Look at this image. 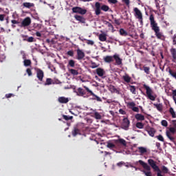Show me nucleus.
<instances>
[{"instance_id": "f257e3e1", "label": "nucleus", "mask_w": 176, "mask_h": 176, "mask_svg": "<svg viewBox=\"0 0 176 176\" xmlns=\"http://www.w3.org/2000/svg\"><path fill=\"white\" fill-rule=\"evenodd\" d=\"M149 20H150V24L151 29L153 31H154L155 34V36L157 38V39H164V36L160 32V28L157 26V23H156V21H155V16L153 14H151L149 16Z\"/></svg>"}, {"instance_id": "f03ea898", "label": "nucleus", "mask_w": 176, "mask_h": 176, "mask_svg": "<svg viewBox=\"0 0 176 176\" xmlns=\"http://www.w3.org/2000/svg\"><path fill=\"white\" fill-rule=\"evenodd\" d=\"M101 10H103V12H108L109 10V6L107 5L101 6V3L96 2L95 3V14L96 16H100L102 13Z\"/></svg>"}, {"instance_id": "7ed1b4c3", "label": "nucleus", "mask_w": 176, "mask_h": 176, "mask_svg": "<svg viewBox=\"0 0 176 176\" xmlns=\"http://www.w3.org/2000/svg\"><path fill=\"white\" fill-rule=\"evenodd\" d=\"M144 89L146 90V94L148 100L151 101H155L157 96L156 94H153V91L149 86L146 85V84L143 85Z\"/></svg>"}, {"instance_id": "20e7f679", "label": "nucleus", "mask_w": 176, "mask_h": 176, "mask_svg": "<svg viewBox=\"0 0 176 176\" xmlns=\"http://www.w3.org/2000/svg\"><path fill=\"white\" fill-rule=\"evenodd\" d=\"M138 163L143 167L144 170H142L143 174L146 176H152V172H151V166L148 165L146 162L144 161L140 160L138 161Z\"/></svg>"}, {"instance_id": "39448f33", "label": "nucleus", "mask_w": 176, "mask_h": 176, "mask_svg": "<svg viewBox=\"0 0 176 176\" xmlns=\"http://www.w3.org/2000/svg\"><path fill=\"white\" fill-rule=\"evenodd\" d=\"M172 126L169 128V131H166V137H168L171 141H174L175 138L171 136V134H175L176 133V120H172Z\"/></svg>"}, {"instance_id": "423d86ee", "label": "nucleus", "mask_w": 176, "mask_h": 176, "mask_svg": "<svg viewBox=\"0 0 176 176\" xmlns=\"http://www.w3.org/2000/svg\"><path fill=\"white\" fill-rule=\"evenodd\" d=\"M84 89H85L87 93H89V94L93 96L92 100H96V101H98V102H102V99H101L100 96L96 95L93 91L89 89V87L84 86Z\"/></svg>"}, {"instance_id": "0eeeda50", "label": "nucleus", "mask_w": 176, "mask_h": 176, "mask_svg": "<svg viewBox=\"0 0 176 176\" xmlns=\"http://www.w3.org/2000/svg\"><path fill=\"white\" fill-rule=\"evenodd\" d=\"M34 71L36 74V78L40 82H43V78L45 77V72H43V70L41 69L40 68L36 67L34 68Z\"/></svg>"}, {"instance_id": "6e6552de", "label": "nucleus", "mask_w": 176, "mask_h": 176, "mask_svg": "<svg viewBox=\"0 0 176 176\" xmlns=\"http://www.w3.org/2000/svg\"><path fill=\"white\" fill-rule=\"evenodd\" d=\"M121 129L123 130H129V127H130V120L127 118H124L120 126Z\"/></svg>"}, {"instance_id": "1a4fd4ad", "label": "nucleus", "mask_w": 176, "mask_h": 176, "mask_svg": "<svg viewBox=\"0 0 176 176\" xmlns=\"http://www.w3.org/2000/svg\"><path fill=\"white\" fill-rule=\"evenodd\" d=\"M133 12H134V16L136 19H139L144 17L142 15V12H141V10H140V9H138V8H134Z\"/></svg>"}, {"instance_id": "9d476101", "label": "nucleus", "mask_w": 176, "mask_h": 176, "mask_svg": "<svg viewBox=\"0 0 176 176\" xmlns=\"http://www.w3.org/2000/svg\"><path fill=\"white\" fill-rule=\"evenodd\" d=\"M76 52H77L76 59L78 60V61H80V60H83L85 56V52H83V51H82V50L79 48L77 49Z\"/></svg>"}, {"instance_id": "9b49d317", "label": "nucleus", "mask_w": 176, "mask_h": 176, "mask_svg": "<svg viewBox=\"0 0 176 176\" xmlns=\"http://www.w3.org/2000/svg\"><path fill=\"white\" fill-rule=\"evenodd\" d=\"M127 106L129 107L133 112H140V109L137 107H135V102H129L127 103Z\"/></svg>"}, {"instance_id": "f8f14e48", "label": "nucleus", "mask_w": 176, "mask_h": 176, "mask_svg": "<svg viewBox=\"0 0 176 176\" xmlns=\"http://www.w3.org/2000/svg\"><path fill=\"white\" fill-rule=\"evenodd\" d=\"M31 24V18L26 17L23 21L21 22V27H28Z\"/></svg>"}, {"instance_id": "ddd939ff", "label": "nucleus", "mask_w": 176, "mask_h": 176, "mask_svg": "<svg viewBox=\"0 0 176 176\" xmlns=\"http://www.w3.org/2000/svg\"><path fill=\"white\" fill-rule=\"evenodd\" d=\"M75 93H76L77 96H78L79 97H83V96H85L86 94V91H85V89H83L82 88L79 87L77 89Z\"/></svg>"}, {"instance_id": "4468645a", "label": "nucleus", "mask_w": 176, "mask_h": 176, "mask_svg": "<svg viewBox=\"0 0 176 176\" xmlns=\"http://www.w3.org/2000/svg\"><path fill=\"white\" fill-rule=\"evenodd\" d=\"M74 19L79 21V23H82V24H85L86 23V19L80 15H74Z\"/></svg>"}, {"instance_id": "2eb2a0df", "label": "nucleus", "mask_w": 176, "mask_h": 176, "mask_svg": "<svg viewBox=\"0 0 176 176\" xmlns=\"http://www.w3.org/2000/svg\"><path fill=\"white\" fill-rule=\"evenodd\" d=\"M96 72L98 75V76H100V78H102L104 76V74H105V70L101 67H98L96 69Z\"/></svg>"}, {"instance_id": "dca6fc26", "label": "nucleus", "mask_w": 176, "mask_h": 176, "mask_svg": "<svg viewBox=\"0 0 176 176\" xmlns=\"http://www.w3.org/2000/svg\"><path fill=\"white\" fill-rule=\"evenodd\" d=\"M113 57L116 60V65H122V61H123V60L119 57V55L114 54Z\"/></svg>"}, {"instance_id": "f3484780", "label": "nucleus", "mask_w": 176, "mask_h": 176, "mask_svg": "<svg viewBox=\"0 0 176 176\" xmlns=\"http://www.w3.org/2000/svg\"><path fill=\"white\" fill-rule=\"evenodd\" d=\"M58 101L60 104H67L69 102V99L64 96H60L58 98Z\"/></svg>"}, {"instance_id": "a211bd4d", "label": "nucleus", "mask_w": 176, "mask_h": 176, "mask_svg": "<svg viewBox=\"0 0 176 176\" xmlns=\"http://www.w3.org/2000/svg\"><path fill=\"white\" fill-rule=\"evenodd\" d=\"M146 131L150 137H155V133H156V130L154 128L148 127L146 129Z\"/></svg>"}, {"instance_id": "6ab92c4d", "label": "nucleus", "mask_w": 176, "mask_h": 176, "mask_svg": "<svg viewBox=\"0 0 176 176\" xmlns=\"http://www.w3.org/2000/svg\"><path fill=\"white\" fill-rule=\"evenodd\" d=\"M122 79L124 82H125V83H131V80H133V79L131 78V77H130V76H129V74L124 75L122 76Z\"/></svg>"}, {"instance_id": "aec40b11", "label": "nucleus", "mask_w": 176, "mask_h": 176, "mask_svg": "<svg viewBox=\"0 0 176 176\" xmlns=\"http://www.w3.org/2000/svg\"><path fill=\"white\" fill-rule=\"evenodd\" d=\"M135 118L138 122H142V120H145V116L141 113H137L135 115Z\"/></svg>"}, {"instance_id": "412c9836", "label": "nucleus", "mask_w": 176, "mask_h": 176, "mask_svg": "<svg viewBox=\"0 0 176 176\" xmlns=\"http://www.w3.org/2000/svg\"><path fill=\"white\" fill-rule=\"evenodd\" d=\"M104 63H113V56H106L104 58Z\"/></svg>"}, {"instance_id": "4be33fe9", "label": "nucleus", "mask_w": 176, "mask_h": 176, "mask_svg": "<svg viewBox=\"0 0 176 176\" xmlns=\"http://www.w3.org/2000/svg\"><path fill=\"white\" fill-rule=\"evenodd\" d=\"M110 91L111 93H116V94H120V91L116 89V87H115L113 85L110 86Z\"/></svg>"}, {"instance_id": "5701e85b", "label": "nucleus", "mask_w": 176, "mask_h": 176, "mask_svg": "<svg viewBox=\"0 0 176 176\" xmlns=\"http://www.w3.org/2000/svg\"><path fill=\"white\" fill-rule=\"evenodd\" d=\"M23 6H24V8H27L28 9H31V8H34V6H35V4H34V3L25 2L23 3Z\"/></svg>"}, {"instance_id": "b1692460", "label": "nucleus", "mask_w": 176, "mask_h": 176, "mask_svg": "<svg viewBox=\"0 0 176 176\" xmlns=\"http://www.w3.org/2000/svg\"><path fill=\"white\" fill-rule=\"evenodd\" d=\"M138 151L140 153V155H145V153L148 152V150H146V148L143 146L138 147Z\"/></svg>"}, {"instance_id": "393cba45", "label": "nucleus", "mask_w": 176, "mask_h": 176, "mask_svg": "<svg viewBox=\"0 0 176 176\" xmlns=\"http://www.w3.org/2000/svg\"><path fill=\"white\" fill-rule=\"evenodd\" d=\"M75 67V60H69L67 64V68H74Z\"/></svg>"}, {"instance_id": "a878e982", "label": "nucleus", "mask_w": 176, "mask_h": 176, "mask_svg": "<svg viewBox=\"0 0 176 176\" xmlns=\"http://www.w3.org/2000/svg\"><path fill=\"white\" fill-rule=\"evenodd\" d=\"M79 133H80V130H79V129L77 127H74V130L72 131L73 137H76V135L79 134Z\"/></svg>"}, {"instance_id": "bb28decb", "label": "nucleus", "mask_w": 176, "mask_h": 176, "mask_svg": "<svg viewBox=\"0 0 176 176\" xmlns=\"http://www.w3.org/2000/svg\"><path fill=\"white\" fill-rule=\"evenodd\" d=\"M170 53L173 58V61H176V50L175 48L170 49Z\"/></svg>"}, {"instance_id": "cd10ccee", "label": "nucleus", "mask_w": 176, "mask_h": 176, "mask_svg": "<svg viewBox=\"0 0 176 176\" xmlns=\"http://www.w3.org/2000/svg\"><path fill=\"white\" fill-rule=\"evenodd\" d=\"M99 40L100 41V42H105V41H107V34H100L99 35Z\"/></svg>"}, {"instance_id": "c85d7f7f", "label": "nucleus", "mask_w": 176, "mask_h": 176, "mask_svg": "<svg viewBox=\"0 0 176 176\" xmlns=\"http://www.w3.org/2000/svg\"><path fill=\"white\" fill-rule=\"evenodd\" d=\"M154 107H155V108H157V111H159V112H162L163 111V104H153Z\"/></svg>"}, {"instance_id": "c756f323", "label": "nucleus", "mask_w": 176, "mask_h": 176, "mask_svg": "<svg viewBox=\"0 0 176 176\" xmlns=\"http://www.w3.org/2000/svg\"><path fill=\"white\" fill-rule=\"evenodd\" d=\"M116 144H121V145H123L124 146H126V145H127L126 140H124V139H118L116 141Z\"/></svg>"}, {"instance_id": "7c9ffc66", "label": "nucleus", "mask_w": 176, "mask_h": 176, "mask_svg": "<svg viewBox=\"0 0 176 176\" xmlns=\"http://www.w3.org/2000/svg\"><path fill=\"white\" fill-rule=\"evenodd\" d=\"M94 118H95V119H96L97 120H101V119H102V116H101V114H100V113L97 111L94 113Z\"/></svg>"}, {"instance_id": "2f4dec72", "label": "nucleus", "mask_w": 176, "mask_h": 176, "mask_svg": "<svg viewBox=\"0 0 176 176\" xmlns=\"http://www.w3.org/2000/svg\"><path fill=\"white\" fill-rule=\"evenodd\" d=\"M31 64H32V62H31V60H30V59H25L23 60V65L25 67H30L31 65Z\"/></svg>"}, {"instance_id": "473e14b6", "label": "nucleus", "mask_w": 176, "mask_h": 176, "mask_svg": "<svg viewBox=\"0 0 176 176\" xmlns=\"http://www.w3.org/2000/svg\"><path fill=\"white\" fill-rule=\"evenodd\" d=\"M129 90L131 91V93H132V94H137V91L135 89V86L134 85H129Z\"/></svg>"}, {"instance_id": "72a5a7b5", "label": "nucleus", "mask_w": 176, "mask_h": 176, "mask_svg": "<svg viewBox=\"0 0 176 176\" xmlns=\"http://www.w3.org/2000/svg\"><path fill=\"white\" fill-rule=\"evenodd\" d=\"M120 35H121L122 36H127L129 34L127 33V32H126V30H124V29L121 28L120 29Z\"/></svg>"}, {"instance_id": "f704fd0d", "label": "nucleus", "mask_w": 176, "mask_h": 176, "mask_svg": "<svg viewBox=\"0 0 176 176\" xmlns=\"http://www.w3.org/2000/svg\"><path fill=\"white\" fill-rule=\"evenodd\" d=\"M169 113H170L172 118L173 119H175L176 118V113H175V111H174V109H173V107H170L169 109Z\"/></svg>"}, {"instance_id": "c9c22d12", "label": "nucleus", "mask_w": 176, "mask_h": 176, "mask_svg": "<svg viewBox=\"0 0 176 176\" xmlns=\"http://www.w3.org/2000/svg\"><path fill=\"white\" fill-rule=\"evenodd\" d=\"M69 72H70V74H72V75H79V72H78V70L75 69H69Z\"/></svg>"}, {"instance_id": "e433bc0d", "label": "nucleus", "mask_w": 176, "mask_h": 176, "mask_svg": "<svg viewBox=\"0 0 176 176\" xmlns=\"http://www.w3.org/2000/svg\"><path fill=\"white\" fill-rule=\"evenodd\" d=\"M105 24L106 25H107L109 28H111L112 30V32H115V28H113V25H112V23L108 21H106Z\"/></svg>"}, {"instance_id": "4c0bfd02", "label": "nucleus", "mask_w": 176, "mask_h": 176, "mask_svg": "<svg viewBox=\"0 0 176 176\" xmlns=\"http://www.w3.org/2000/svg\"><path fill=\"white\" fill-rule=\"evenodd\" d=\"M53 83V80L52 78H47L45 83V86H49Z\"/></svg>"}, {"instance_id": "58836bf2", "label": "nucleus", "mask_w": 176, "mask_h": 176, "mask_svg": "<svg viewBox=\"0 0 176 176\" xmlns=\"http://www.w3.org/2000/svg\"><path fill=\"white\" fill-rule=\"evenodd\" d=\"M86 13H87V10L80 8V10L78 11L79 14L83 15V14H86Z\"/></svg>"}, {"instance_id": "ea45409f", "label": "nucleus", "mask_w": 176, "mask_h": 176, "mask_svg": "<svg viewBox=\"0 0 176 176\" xmlns=\"http://www.w3.org/2000/svg\"><path fill=\"white\" fill-rule=\"evenodd\" d=\"M144 68V71L145 72V74H146L147 75H149V74L151 73V68L149 67H143Z\"/></svg>"}, {"instance_id": "a19ab883", "label": "nucleus", "mask_w": 176, "mask_h": 176, "mask_svg": "<svg viewBox=\"0 0 176 176\" xmlns=\"http://www.w3.org/2000/svg\"><path fill=\"white\" fill-rule=\"evenodd\" d=\"M168 72H169L170 75L173 76V78H175V79H176V72H175L173 71L171 69H169Z\"/></svg>"}, {"instance_id": "79ce46f5", "label": "nucleus", "mask_w": 176, "mask_h": 176, "mask_svg": "<svg viewBox=\"0 0 176 176\" xmlns=\"http://www.w3.org/2000/svg\"><path fill=\"white\" fill-rule=\"evenodd\" d=\"M63 118L65 120H72V119H74V117L73 116H68L63 115Z\"/></svg>"}, {"instance_id": "37998d69", "label": "nucleus", "mask_w": 176, "mask_h": 176, "mask_svg": "<svg viewBox=\"0 0 176 176\" xmlns=\"http://www.w3.org/2000/svg\"><path fill=\"white\" fill-rule=\"evenodd\" d=\"M80 10V7H74L72 9L73 13H79Z\"/></svg>"}, {"instance_id": "c03bdc74", "label": "nucleus", "mask_w": 176, "mask_h": 176, "mask_svg": "<svg viewBox=\"0 0 176 176\" xmlns=\"http://www.w3.org/2000/svg\"><path fill=\"white\" fill-rule=\"evenodd\" d=\"M111 17L113 20H114V23L116 25H119L120 24V19H116V18L113 17V15H111Z\"/></svg>"}, {"instance_id": "a18cd8bd", "label": "nucleus", "mask_w": 176, "mask_h": 176, "mask_svg": "<svg viewBox=\"0 0 176 176\" xmlns=\"http://www.w3.org/2000/svg\"><path fill=\"white\" fill-rule=\"evenodd\" d=\"M136 127L138 129H144V124L142 122H137Z\"/></svg>"}, {"instance_id": "49530a36", "label": "nucleus", "mask_w": 176, "mask_h": 176, "mask_svg": "<svg viewBox=\"0 0 176 176\" xmlns=\"http://www.w3.org/2000/svg\"><path fill=\"white\" fill-rule=\"evenodd\" d=\"M162 126H164V127H167L168 126V122H167V120H163L161 122Z\"/></svg>"}, {"instance_id": "de8ad7c7", "label": "nucleus", "mask_w": 176, "mask_h": 176, "mask_svg": "<svg viewBox=\"0 0 176 176\" xmlns=\"http://www.w3.org/2000/svg\"><path fill=\"white\" fill-rule=\"evenodd\" d=\"M162 170V173H164V174H167V173H168V168H167L166 166H163Z\"/></svg>"}, {"instance_id": "09e8293b", "label": "nucleus", "mask_w": 176, "mask_h": 176, "mask_svg": "<svg viewBox=\"0 0 176 176\" xmlns=\"http://www.w3.org/2000/svg\"><path fill=\"white\" fill-rule=\"evenodd\" d=\"M67 56H69L70 57H74V50H69L67 52Z\"/></svg>"}, {"instance_id": "8fccbe9b", "label": "nucleus", "mask_w": 176, "mask_h": 176, "mask_svg": "<svg viewBox=\"0 0 176 176\" xmlns=\"http://www.w3.org/2000/svg\"><path fill=\"white\" fill-rule=\"evenodd\" d=\"M26 72H27L28 76H32V71L31 70V69L28 68L26 69Z\"/></svg>"}, {"instance_id": "3c124183", "label": "nucleus", "mask_w": 176, "mask_h": 176, "mask_svg": "<svg viewBox=\"0 0 176 176\" xmlns=\"http://www.w3.org/2000/svg\"><path fill=\"white\" fill-rule=\"evenodd\" d=\"M109 3H111L112 5H116L118 3V0H107Z\"/></svg>"}, {"instance_id": "603ef678", "label": "nucleus", "mask_w": 176, "mask_h": 176, "mask_svg": "<svg viewBox=\"0 0 176 176\" xmlns=\"http://www.w3.org/2000/svg\"><path fill=\"white\" fill-rule=\"evenodd\" d=\"M107 148L112 149V148H115V144L113 143H108Z\"/></svg>"}, {"instance_id": "864d4df0", "label": "nucleus", "mask_w": 176, "mask_h": 176, "mask_svg": "<svg viewBox=\"0 0 176 176\" xmlns=\"http://www.w3.org/2000/svg\"><path fill=\"white\" fill-rule=\"evenodd\" d=\"M157 140H159V141H162V142H164V138L162 135H159L158 136H157Z\"/></svg>"}, {"instance_id": "5fc2aeb1", "label": "nucleus", "mask_w": 176, "mask_h": 176, "mask_svg": "<svg viewBox=\"0 0 176 176\" xmlns=\"http://www.w3.org/2000/svg\"><path fill=\"white\" fill-rule=\"evenodd\" d=\"M24 41H27V42L32 43L34 42V37L30 36L27 39H24Z\"/></svg>"}, {"instance_id": "6e6d98bb", "label": "nucleus", "mask_w": 176, "mask_h": 176, "mask_svg": "<svg viewBox=\"0 0 176 176\" xmlns=\"http://www.w3.org/2000/svg\"><path fill=\"white\" fill-rule=\"evenodd\" d=\"M5 17H6V15L5 14H0V21H3L5 20Z\"/></svg>"}, {"instance_id": "4d7b16f0", "label": "nucleus", "mask_w": 176, "mask_h": 176, "mask_svg": "<svg viewBox=\"0 0 176 176\" xmlns=\"http://www.w3.org/2000/svg\"><path fill=\"white\" fill-rule=\"evenodd\" d=\"M173 40V45H176V34H174V36L172 37Z\"/></svg>"}, {"instance_id": "13d9d810", "label": "nucleus", "mask_w": 176, "mask_h": 176, "mask_svg": "<svg viewBox=\"0 0 176 176\" xmlns=\"http://www.w3.org/2000/svg\"><path fill=\"white\" fill-rule=\"evenodd\" d=\"M119 113H120L121 115H126V111L123 110L122 109H119Z\"/></svg>"}, {"instance_id": "bf43d9fd", "label": "nucleus", "mask_w": 176, "mask_h": 176, "mask_svg": "<svg viewBox=\"0 0 176 176\" xmlns=\"http://www.w3.org/2000/svg\"><path fill=\"white\" fill-rule=\"evenodd\" d=\"M139 21V22L140 23L141 25H144V17L142 18H140L139 19H138Z\"/></svg>"}, {"instance_id": "052dcab7", "label": "nucleus", "mask_w": 176, "mask_h": 176, "mask_svg": "<svg viewBox=\"0 0 176 176\" xmlns=\"http://www.w3.org/2000/svg\"><path fill=\"white\" fill-rule=\"evenodd\" d=\"M91 68L94 69V68H97L98 67V65H97V64H96V63H91Z\"/></svg>"}, {"instance_id": "680f3d73", "label": "nucleus", "mask_w": 176, "mask_h": 176, "mask_svg": "<svg viewBox=\"0 0 176 176\" xmlns=\"http://www.w3.org/2000/svg\"><path fill=\"white\" fill-rule=\"evenodd\" d=\"M122 2H124L126 6H129L130 5V0H122Z\"/></svg>"}, {"instance_id": "e2e57ef3", "label": "nucleus", "mask_w": 176, "mask_h": 176, "mask_svg": "<svg viewBox=\"0 0 176 176\" xmlns=\"http://www.w3.org/2000/svg\"><path fill=\"white\" fill-rule=\"evenodd\" d=\"M87 45H94V41H91V40H87Z\"/></svg>"}, {"instance_id": "0e129e2a", "label": "nucleus", "mask_w": 176, "mask_h": 176, "mask_svg": "<svg viewBox=\"0 0 176 176\" xmlns=\"http://www.w3.org/2000/svg\"><path fill=\"white\" fill-rule=\"evenodd\" d=\"M11 97H13V94H6V98H10Z\"/></svg>"}, {"instance_id": "69168bd1", "label": "nucleus", "mask_w": 176, "mask_h": 176, "mask_svg": "<svg viewBox=\"0 0 176 176\" xmlns=\"http://www.w3.org/2000/svg\"><path fill=\"white\" fill-rule=\"evenodd\" d=\"M172 96H173V99L174 100V97H176V89L173 90Z\"/></svg>"}, {"instance_id": "338daca9", "label": "nucleus", "mask_w": 176, "mask_h": 176, "mask_svg": "<svg viewBox=\"0 0 176 176\" xmlns=\"http://www.w3.org/2000/svg\"><path fill=\"white\" fill-rule=\"evenodd\" d=\"M123 164H124V162H120L117 163V166L118 167H122V166H123Z\"/></svg>"}, {"instance_id": "774afa93", "label": "nucleus", "mask_w": 176, "mask_h": 176, "mask_svg": "<svg viewBox=\"0 0 176 176\" xmlns=\"http://www.w3.org/2000/svg\"><path fill=\"white\" fill-rule=\"evenodd\" d=\"M11 23H12L13 24H19V22L16 20H12Z\"/></svg>"}]
</instances>
